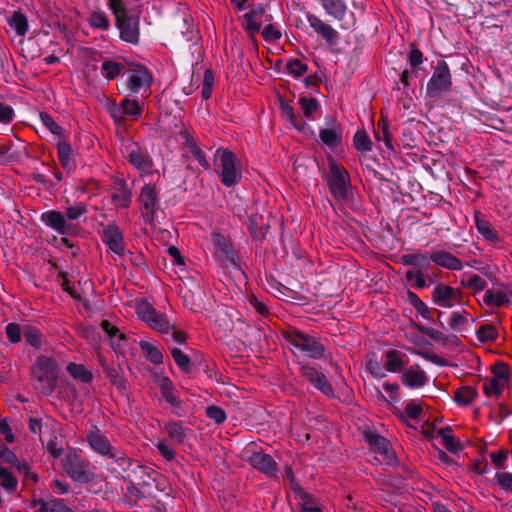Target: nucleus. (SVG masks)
Instances as JSON below:
<instances>
[{
	"instance_id": "40",
	"label": "nucleus",
	"mask_w": 512,
	"mask_h": 512,
	"mask_svg": "<svg viewBox=\"0 0 512 512\" xmlns=\"http://www.w3.org/2000/svg\"><path fill=\"white\" fill-rule=\"evenodd\" d=\"M67 372L75 380L83 383H90L93 380V374L82 364L69 363L66 368Z\"/></svg>"
},
{
	"instance_id": "62",
	"label": "nucleus",
	"mask_w": 512,
	"mask_h": 512,
	"mask_svg": "<svg viewBox=\"0 0 512 512\" xmlns=\"http://www.w3.org/2000/svg\"><path fill=\"white\" fill-rule=\"evenodd\" d=\"M86 213L87 205L83 202H79L74 206L67 207L64 215L65 217H67L68 220H77Z\"/></svg>"
},
{
	"instance_id": "22",
	"label": "nucleus",
	"mask_w": 512,
	"mask_h": 512,
	"mask_svg": "<svg viewBox=\"0 0 512 512\" xmlns=\"http://www.w3.org/2000/svg\"><path fill=\"white\" fill-rule=\"evenodd\" d=\"M248 230L255 241H263L270 229L269 220L262 214L252 213L247 216Z\"/></svg>"
},
{
	"instance_id": "60",
	"label": "nucleus",
	"mask_w": 512,
	"mask_h": 512,
	"mask_svg": "<svg viewBox=\"0 0 512 512\" xmlns=\"http://www.w3.org/2000/svg\"><path fill=\"white\" fill-rule=\"evenodd\" d=\"M5 334L11 343L17 344L22 340L23 329L18 323L12 322L7 324Z\"/></svg>"
},
{
	"instance_id": "32",
	"label": "nucleus",
	"mask_w": 512,
	"mask_h": 512,
	"mask_svg": "<svg viewBox=\"0 0 512 512\" xmlns=\"http://www.w3.org/2000/svg\"><path fill=\"white\" fill-rule=\"evenodd\" d=\"M104 372L110 379V382L120 391L125 392L127 390V380L123 375V372L118 366H109L104 361H101Z\"/></svg>"
},
{
	"instance_id": "23",
	"label": "nucleus",
	"mask_w": 512,
	"mask_h": 512,
	"mask_svg": "<svg viewBox=\"0 0 512 512\" xmlns=\"http://www.w3.org/2000/svg\"><path fill=\"white\" fill-rule=\"evenodd\" d=\"M365 440L376 452L385 456L388 464L395 462L396 455L391 448L390 442L385 437L369 432L365 435Z\"/></svg>"
},
{
	"instance_id": "26",
	"label": "nucleus",
	"mask_w": 512,
	"mask_h": 512,
	"mask_svg": "<svg viewBox=\"0 0 512 512\" xmlns=\"http://www.w3.org/2000/svg\"><path fill=\"white\" fill-rule=\"evenodd\" d=\"M55 146L57 148L59 162L63 169L66 170L67 173L74 171L76 168V159L74 151L67 139H59Z\"/></svg>"
},
{
	"instance_id": "6",
	"label": "nucleus",
	"mask_w": 512,
	"mask_h": 512,
	"mask_svg": "<svg viewBox=\"0 0 512 512\" xmlns=\"http://www.w3.org/2000/svg\"><path fill=\"white\" fill-rule=\"evenodd\" d=\"M452 88V76L448 64L439 60L434 67L433 74L426 87V96L431 99H440Z\"/></svg>"
},
{
	"instance_id": "37",
	"label": "nucleus",
	"mask_w": 512,
	"mask_h": 512,
	"mask_svg": "<svg viewBox=\"0 0 512 512\" xmlns=\"http://www.w3.org/2000/svg\"><path fill=\"white\" fill-rule=\"evenodd\" d=\"M157 386L160 389L161 397L169 403L177 394L175 385L172 380L164 375H159L155 380Z\"/></svg>"
},
{
	"instance_id": "45",
	"label": "nucleus",
	"mask_w": 512,
	"mask_h": 512,
	"mask_svg": "<svg viewBox=\"0 0 512 512\" xmlns=\"http://www.w3.org/2000/svg\"><path fill=\"white\" fill-rule=\"evenodd\" d=\"M88 23L92 28L107 31L110 28V21L107 15L101 11H93L90 13Z\"/></svg>"
},
{
	"instance_id": "41",
	"label": "nucleus",
	"mask_w": 512,
	"mask_h": 512,
	"mask_svg": "<svg viewBox=\"0 0 512 512\" xmlns=\"http://www.w3.org/2000/svg\"><path fill=\"white\" fill-rule=\"evenodd\" d=\"M279 109L281 115L288 119V121L297 129L303 130L306 126L305 121H299L294 113V109L283 98H279Z\"/></svg>"
},
{
	"instance_id": "25",
	"label": "nucleus",
	"mask_w": 512,
	"mask_h": 512,
	"mask_svg": "<svg viewBox=\"0 0 512 512\" xmlns=\"http://www.w3.org/2000/svg\"><path fill=\"white\" fill-rule=\"evenodd\" d=\"M431 260L435 265L447 270L460 271L463 269L462 261L446 250L431 252Z\"/></svg>"
},
{
	"instance_id": "33",
	"label": "nucleus",
	"mask_w": 512,
	"mask_h": 512,
	"mask_svg": "<svg viewBox=\"0 0 512 512\" xmlns=\"http://www.w3.org/2000/svg\"><path fill=\"white\" fill-rule=\"evenodd\" d=\"M403 354L401 351L393 349L385 353V368L388 372L396 373L401 371L406 363L403 361Z\"/></svg>"
},
{
	"instance_id": "18",
	"label": "nucleus",
	"mask_w": 512,
	"mask_h": 512,
	"mask_svg": "<svg viewBox=\"0 0 512 512\" xmlns=\"http://www.w3.org/2000/svg\"><path fill=\"white\" fill-rule=\"evenodd\" d=\"M179 135L183 140V145L191 152L194 159L205 171H209L211 169V165L207 160L204 151L197 144L194 135L186 128L182 129L179 132Z\"/></svg>"
},
{
	"instance_id": "56",
	"label": "nucleus",
	"mask_w": 512,
	"mask_h": 512,
	"mask_svg": "<svg viewBox=\"0 0 512 512\" xmlns=\"http://www.w3.org/2000/svg\"><path fill=\"white\" fill-rule=\"evenodd\" d=\"M476 334L480 342L494 341L498 336L496 328L491 324L481 325Z\"/></svg>"
},
{
	"instance_id": "2",
	"label": "nucleus",
	"mask_w": 512,
	"mask_h": 512,
	"mask_svg": "<svg viewBox=\"0 0 512 512\" xmlns=\"http://www.w3.org/2000/svg\"><path fill=\"white\" fill-rule=\"evenodd\" d=\"M237 157L232 151L220 147L216 150L213 163L221 183L231 187L241 181L242 175L236 167Z\"/></svg>"
},
{
	"instance_id": "38",
	"label": "nucleus",
	"mask_w": 512,
	"mask_h": 512,
	"mask_svg": "<svg viewBox=\"0 0 512 512\" xmlns=\"http://www.w3.org/2000/svg\"><path fill=\"white\" fill-rule=\"evenodd\" d=\"M23 335L28 345L35 349L41 348L44 340L42 332L33 325H25L23 327Z\"/></svg>"
},
{
	"instance_id": "30",
	"label": "nucleus",
	"mask_w": 512,
	"mask_h": 512,
	"mask_svg": "<svg viewBox=\"0 0 512 512\" xmlns=\"http://www.w3.org/2000/svg\"><path fill=\"white\" fill-rule=\"evenodd\" d=\"M164 430L170 440L178 445L184 444L187 434L190 431V429L185 427L181 421L176 420L165 423Z\"/></svg>"
},
{
	"instance_id": "52",
	"label": "nucleus",
	"mask_w": 512,
	"mask_h": 512,
	"mask_svg": "<svg viewBox=\"0 0 512 512\" xmlns=\"http://www.w3.org/2000/svg\"><path fill=\"white\" fill-rule=\"evenodd\" d=\"M355 149L360 152H368L372 149V142L368 134L363 130H358L353 138Z\"/></svg>"
},
{
	"instance_id": "58",
	"label": "nucleus",
	"mask_w": 512,
	"mask_h": 512,
	"mask_svg": "<svg viewBox=\"0 0 512 512\" xmlns=\"http://www.w3.org/2000/svg\"><path fill=\"white\" fill-rule=\"evenodd\" d=\"M312 385L328 397H334V389L324 373H321Z\"/></svg>"
},
{
	"instance_id": "48",
	"label": "nucleus",
	"mask_w": 512,
	"mask_h": 512,
	"mask_svg": "<svg viewBox=\"0 0 512 512\" xmlns=\"http://www.w3.org/2000/svg\"><path fill=\"white\" fill-rule=\"evenodd\" d=\"M171 356L173 360L175 361L176 365L184 372V373H190L191 372V359L188 355H186L181 349L179 348H172L171 349Z\"/></svg>"
},
{
	"instance_id": "15",
	"label": "nucleus",
	"mask_w": 512,
	"mask_h": 512,
	"mask_svg": "<svg viewBox=\"0 0 512 512\" xmlns=\"http://www.w3.org/2000/svg\"><path fill=\"white\" fill-rule=\"evenodd\" d=\"M127 147V160L136 168L141 175L150 174L153 167V161L149 154L140 148L136 143H131Z\"/></svg>"
},
{
	"instance_id": "44",
	"label": "nucleus",
	"mask_w": 512,
	"mask_h": 512,
	"mask_svg": "<svg viewBox=\"0 0 512 512\" xmlns=\"http://www.w3.org/2000/svg\"><path fill=\"white\" fill-rule=\"evenodd\" d=\"M509 301V296L504 291L494 293L492 290H487L483 297V302L488 306L501 307L509 303Z\"/></svg>"
},
{
	"instance_id": "1",
	"label": "nucleus",
	"mask_w": 512,
	"mask_h": 512,
	"mask_svg": "<svg viewBox=\"0 0 512 512\" xmlns=\"http://www.w3.org/2000/svg\"><path fill=\"white\" fill-rule=\"evenodd\" d=\"M90 448L97 454L112 459L119 466H130L132 460L121 450L112 446L107 436L94 426L86 435Z\"/></svg>"
},
{
	"instance_id": "16",
	"label": "nucleus",
	"mask_w": 512,
	"mask_h": 512,
	"mask_svg": "<svg viewBox=\"0 0 512 512\" xmlns=\"http://www.w3.org/2000/svg\"><path fill=\"white\" fill-rule=\"evenodd\" d=\"M475 227L481 237L492 245L502 242V238L492 223L479 211L474 212Z\"/></svg>"
},
{
	"instance_id": "12",
	"label": "nucleus",
	"mask_w": 512,
	"mask_h": 512,
	"mask_svg": "<svg viewBox=\"0 0 512 512\" xmlns=\"http://www.w3.org/2000/svg\"><path fill=\"white\" fill-rule=\"evenodd\" d=\"M432 300L439 307L452 308L455 304H462V292L450 285L438 283L432 291Z\"/></svg>"
},
{
	"instance_id": "50",
	"label": "nucleus",
	"mask_w": 512,
	"mask_h": 512,
	"mask_svg": "<svg viewBox=\"0 0 512 512\" xmlns=\"http://www.w3.org/2000/svg\"><path fill=\"white\" fill-rule=\"evenodd\" d=\"M148 325L155 331L168 334L170 333L171 325L167 320L166 316L160 312H157Z\"/></svg>"
},
{
	"instance_id": "51",
	"label": "nucleus",
	"mask_w": 512,
	"mask_h": 512,
	"mask_svg": "<svg viewBox=\"0 0 512 512\" xmlns=\"http://www.w3.org/2000/svg\"><path fill=\"white\" fill-rule=\"evenodd\" d=\"M0 486L9 492L17 489V478L6 468L0 467Z\"/></svg>"
},
{
	"instance_id": "35",
	"label": "nucleus",
	"mask_w": 512,
	"mask_h": 512,
	"mask_svg": "<svg viewBox=\"0 0 512 512\" xmlns=\"http://www.w3.org/2000/svg\"><path fill=\"white\" fill-rule=\"evenodd\" d=\"M417 328L420 333L428 336L429 338H431L432 340H434L438 343H441L442 345H447L449 343H455L456 341L459 340L457 338V336H455V335H452L450 337V336L446 335L445 333H443L442 331L434 329V328L425 327L423 325H418Z\"/></svg>"
},
{
	"instance_id": "3",
	"label": "nucleus",
	"mask_w": 512,
	"mask_h": 512,
	"mask_svg": "<svg viewBox=\"0 0 512 512\" xmlns=\"http://www.w3.org/2000/svg\"><path fill=\"white\" fill-rule=\"evenodd\" d=\"M327 186L332 197L338 202H346L352 193L348 171L336 161L329 162V172L326 176Z\"/></svg>"
},
{
	"instance_id": "10",
	"label": "nucleus",
	"mask_w": 512,
	"mask_h": 512,
	"mask_svg": "<svg viewBox=\"0 0 512 512\" xmlns=\"http://www.w3.org/2000/svg\"><path fill=\"white\" fill-rule=\"evenodd\" d=\"M491 373V379L485 380L483 384V392L488 397H499L510 381V368L506 363L499 361L491 367Z\"/></svg>"
},
{
	"instance_id": "39",
	"label": "nucleus",
	"mask_w": 512,
	"mask_h": 512,
	"mask_svg": "<svg viewBox=\"0 0 512 512\" xmlns=\"http://www.w3.org/2000/svg\"><path fill=\"white\" fill-rule=\"evenodd\" d=\"M375 138L377 141H383L387 149L394 151L392 134L386 119L382 118L378 121L377 129L375 130Z\"/></svg>"
},
{
	"instance_id": "43",
	"label": "nucleus",
	"mask_w": 512,
	"mask_h": 512,
	"mask_svg": "<svg viewBox=\"0 0 512 512\" xmlns=\"http://www.w3.org/2000/svg\"><path fill=\"white\" fill-rule=\"evenodd\" d=\"M101 328L111 339H113L114 337L118 338L117 341L112 340V345L114 349H120L123 347L122 343H125L127 341V338L125 334L121 333L116 326L111 324L108 320H103L101 322Z\"/></svg>"
},
{
	"instance_id": "57",
	"label": "nucleus",
	"mask_w": 512,
	"mask_h": 512,
	"mask_svg": "<svg viewBox=\"0 0 512 512\" xmlns=\"http://www.w3.org/2000/svg\"><path fill=\"white\" fill-rule=\"evenodd\" d=\"M468 315L467 311L460 312H452L449 319V327L454 331H461L468 323V319L466 317Z\"/></svg>"
},
{
	"instance_id": "64",
	"label": "nucleus",
	"mask_w": 512,
	"mask_h": 512,
	"mask_svg": "<svg viewBox=\"0 0 512 512\" xmlns=\"http://www.w3.org/2000/svg\"><path fill=\"white\" fill-rule=\"evenodd\" d=\"M461 284L462 286L474 289L475 291H483L487 286V282L476 274L470 276L466 281L461 280Z\"/></svg>"
},
{
	"instance_id": "42",
	"label": "nucleus",
	"mask_w": 512,
	"mask_h": 512,
	"mask_svg": "<svg viewBox=\"0 0 512 512\" xmlns=\"http://www.w3.org/2000/svg\"><path fill=\"white\" fill-rule=\"evenodd\" d=\"M478 392L471 386H463L454 393V400L459 405L468 406L477 397Z\"/></svg>"
},
{
	"instance_id": "24",
	"label": "nucleus",
	"mask_w": 512,
	"mask_h": 512,
	"mask_svg": "<svg viewBox=\"0 0 512 512\" xmlns=\"http://www.w3.org/2000/svg\"><path fill=\"white\" fill-rule=\"evenodd\" d=\"M401 382L409 388H420L427 384L428 376L418 364H415L402 372Z\"/></svg>"
},
{
	"instance_id": "53",
	"label": "nucleus",
	"mask_w": 512,
	"mask_h": 512,
	"mask_svg": "<svg viewBox=\"0 0 512 512\" xmlns=\"http://www.w3.org/2000/svg\"><path fill=\"white\" fill-rule=\"evenodd\" d=\"M214 86V73L211 69H206L202 81L201 95L204 100H208L212 96Z\"/></svg>"
},
{
	"instance_id": "31",
	"label": "nucleus",
	"mask_w": 512,
	"mask_h": 512,
	"mask_svg": "<svg viewBox=\"0 0 512 512\" xmlns=\"http://www.w3.org/2000/svg\"><path fill=\"white\" fill-rule=\"evenodd\" d=\"M131 191L124 180H120L111 195L112 202L118 208H127L131 203Z\"/></svg>"
},
{
	"instance_id": "13",
	"label": "nucleus",
	"mask_w": 512,
	"mask_h": 512,
	"mask_svg": "<svg viewBox=\"0 0 512 512\" xmlns=\"http://www.w3.org/2000/svg\"><path fill=\"white\" fill-rule=\"evenodd\" d=\"M63 465L65 472L75 482L88 483L91 480L88 465L77 453L68 454Z\"/></svg>"
},
{
	"instance_id": "34",
	"label": "nucleus",
	"mask_w": 512,
	"mask_h": 512,
	"mask_svg": "<svg viewBox=\"0 0 512 512\" xmlns=\"http://www.w3.org/2000/svg\"><path fill=\"white\" fill-rule=\"evenodd\" d=\"M139 346L147 361L155 365H160L163 363V354L156 345L151 342L142 340L139 342Z\"/></svg>"
},
{
	"instance_id": "46",
	"label": "nucleus",
	"mask_w": 512,
	"mask_h": 512,
	"mask_svg": "<svg viewBox=\"0 0 512 512\" xmlns=\"http://www.w3.org/2000/svg\"><path fill=\"white\" fill-rule=\"evenodd\" d=\"M40 120L42 124L55 136L59 139H64V129L55 122L53 117L47 112H41L39 114Z\"/></svg>"
},
{
	"instance_id": "49",
	"label": "nucleus",
	"mask_w": 512,
	"mask_h": 512,
	"mask_svg": "<svg viewBox=\"0 0 512 512\" xmlns=\"http://www.w3.org/2000/svg\"><path fill=\"white\" fill-rule=\"evenodd\" d=\"M158 311L147 300L137 303L136 314L138 318L148 324Z\"/></svg>"
},
{
	"instance_id": "27",
	"label": "nucleus",
	"mask_w": 512,
	"mask_h": 512,
	"mask_svg": "<svg viewBox=\"0 0 512 512\" xmlns=\"http://www.w3.org/2000/svg\"><path fill=\"white\" fill-rule=\"evenodd\" d=\"M400 261L405 266H412L417 270H427L431 267V253L426 251L416 250L413 253L404 254L401 256Z\"/></svg>"
},
{
	"instance_id": "7",
	"label": "nucleus",
	"mask_w": 512,
	"mask_h": 512,
	"mask_svg": "<svg viewBox=\"0 0 512 512\" xmlns=\"http://www.w3.org/2000/svg\"><path fill=\"white\" fill-rule=\"evenodd\" d=\"M140 14L141 11L131 9L122 16H117L115 26L120 32V39L124 42L137 45L140 41Z\"/></svg>"
},
{
	"instance_id": "9",
	"label": "nucleus",
	"mask_w": 512,
	"mask_h": 512,
	"mask_svg": "<svg viewBox=\"0 0 512 512\" xmlns=\"http://www.w3.org/2000/svg\"><path fill=\"white\" fill-rule=\"evenodd\" d=\"M211 242L214 246V255L221 263L226 266L239 267L238 254L229 236L220 232H212Z\"/></svg>"
},
{
	"instance_id": "8",
	"label": "nucleus",
	"mask_w": 512,
	"mask_h": 512,
	"mask_svg": "<svg viewBox=\"0 0 512 512\" xmlns=\"http://www.w3.org/2000/svg\"><path fill=\"white\" fill-rule=\"evenodd\" d=\"M33 377L44 385L48 394L54 391L56 380L58 379L57 363L48 356H39L33 367Z\"/></svg>"
},
{
	"instance_id": "54",
	"label": "nucleus",
	"mask_w": 512,
	"mask_h": 512,
	"mask_svg": "<svg viewBox=\"0 0 512 512\" xmlns=\"http://www.w3.org/2000/svg\"><path fill=\"white\" fill-rule=\"evenodd\" d=\"M263 17H265L267 21L272 19V16L266 13V8L262 4L250 5V11L243 15L244 20L253 18L257 21H261Z\"/></svg>"
},
{
	"instance_id": "55",
	"label": "nucleus",
	"mask_w": 512,
	"mask_h": 512,
	"mask_svg": "<svg viewBox=\"0 0 512 512\" xmlns=\"http://www.w3.org/2000/svg\"><path fill=\"white\" fill-rule=\"evenodd\" d=\"M101 68L107 79H114L120 75L122 69H124V65L119 62L108 60L102 63Z\"/></svg>"
},
{
	"instance_id": "61",
	"label": "nucleus",
	"mask_w": 512,
	"mask_h": 512,
	"mask_svg": "<svg viewBox=\"0 0 512 512\" xmlns=\"http://www.w3.org/2000/svg\"><path fill=\"white\" fill-rule=\"evenodd\" d=\"M299 104L305 117L310 118L312 114L319 108V103L315 98L301 97Z\"/></svg>"
},
{
	"instance_id": "19",
	"label": "nucleus",
	"mask_w": 512,
	"mask_h": 512,
	"mask_svg": "<svg viewBox=\"0 0 512 512\" xmlns=\"http://www.w3.org/2000/svg\"><path fill=\"white\" fill-rule=\"evenodd\" d=\"M42 222L48 227L55 230L57 233L61 235H70L73 231V225L67 223L65 219V215L56 210H50L44 212L41 215Z\"/></svg>"
},
{
	"instance_id": "14",
	"label": "nucleus",
	"mask_w": 512,
	"mask_h": 512,
	"mask_svg": "<svg viewBox=\"0 0 512 512\" xmlns=\"http://www.w3.org/2000/svg\"><path fill=\"white\" fill-rule=\"evenodd\" d=\"M102 242L109 248L110 251L122 257L126 253L123 233L119 226L115 223H110L103 228L100 232Z\"/></svg>"
},
{
	"instance_id": "28",
	"label": "nucleus",
	"mask_w": 512,
	"mask_h": 512,
	"mask_svg": "<svg viewBox=\"0 0 512 512\" xmlns=\"http://www.w3.org/2000/svg\"><path fill=\"white\" fill-rule=\"evenodd\" d=\"M319 138L324 145L331 148L337 147L342 143V128L333 121L330 127L320 129Z\"/></svg>"
},
{
	"instance_id": "11",
	"label": "nucleus",
	"mask_w": 512,
	"mask_h": 512,
	"mask_svg": "<svg viewBox=\"0 0 512 512\" xmlns=\"http://www.w3.org/2000/svg\"><path fill=\"white\" fill-rule=\"evenodd\" d=\"M138 200L143 218L152 223L159 206V195L155 186L145 184L140 191Z\"/></svg>"
},
{
	"instance_id": "36",
	"label": "nucleus",
	"mask_w": 512,
	"mask_h": 512,
	"mask_svg": "<svg viewBox=\"0 0 512 512\" xmlns=\"http://www.w3.org/2000/svg\"><path fill=\"white\" fill-rule=\"evenodd\" d=\"M7 22L18 36H24L28 31L27 17L21 11H14Z\"/></svg>"
},
{
	"instance_id": "63",
	"label": "nucleus",
	"mask_w": 512,
	"mask_h": 512,
	"mask_svg": "<svg viewBox=\"0 0 512 512\" xmlns=\"http://www.w3.org/2000/svg\"><path fill=\"white\" fill-rule=\"evenodd\" d=\"M206 416L216 424H222L226 420V412L216 405H210L206 408Z\"/></svg>"
},
{
	"instance_id": "59",
	"label": "nucleus",
	"mask_w": 512,
	"mask_h": 512,
	"mask_svg": "<svg viewBox=\"0 0 512 512\" xmlns=\"http://www.w3.org/2000/svg\"><path fill=\"white\" fill-rule=\"evenodd\" d=\"M286 70L289 74L298 78L307 72L308 66L307 64L303 63L300 59L296 58L287 62Z\"/></svg>"
},
{
	"instance_id": "4",
	"label": "nucleus",
	"mask_w": 512,
	"mask_h": 512,
	"mask_svg": "<svg viewBox=\"0 0 512 512\" xmlns=\"http://www.w3.org/2000/svg\"><path fill=\"white\" fill-rule=\"evenodd\" d=\"M285 340L303 352L311 359L325 357L326 348L316 337L310 336L298 329H290L283 334Z\"/></svg>"
},
{
	"instance_id": "5",
	"label": "nucleus",
	"mask_w": 512,
	"mask_h": 512,
	"mask_svg": "<svg viewBox=\"0 0 512 512\" xmlns=\"http://www.w3.org/2000/svg\"><path fill=\"white\" fill-rule=\"evenodd\" d=\"M106 110L116 124H122L125 119L137 121L143 114V102L137 99L125 97L117 104L114 100L108 99L105 104Z\"/></svg>"
},
{
	"instance_id": "29",
	"label": "nucleus",
	"mask_w": 512,
	"mask_h": 512,
	"mask_svg": "<svg viewBox=\"0 0 512 512\" xmlns=\"http://www.w3.org/2000/svg\"><path fill=\"white\" fill-rule=\"evenodd\" d=\"M325 13L337 21H342L347 14V4L344 0H319Z\"/></svg>"
},
{
	"instance_id": "20",
	"label": "nucleus",
	"mask_w": 512,
	"mask_h": 512,
	"mask_svg": "<svg viewBox=\"0 0 512 512\" xmlns=\"http://www.w3.org/2000/svg\"><path fill=\"white\" fill-rule=\"evenodd\" d=\"M250 465L265 474L267 477H274L277 474L278 466L273 457L264 452H253L249 457Z\"/></svg>"
},
{
	"instance_id": "47",
	"label": "nucleus",
	"mask_w": 512,
	"mask_h": 512,
	"mask_svg": "<svg viewBox=\"0 0 512 512\" xmlns=\"http://www.w3.org/2000/svg\"><path fill=\"white\" fill-rule=\"evenodd\" d=\"M407 300L411 306L425 319H431V313L428 306L419 298V296L412 292H407Z\"/></svg>"
},
{
	"instance_id": "17",
	"label": "nucleus",
	"mask_w": 512,
	"mask_h": 512,
	"mask_svg": "<svg viewBox=\"0 0 512 512\" xmlns=\"http://www.w3.org/2000/svg\"><path fill=\"white\" fill-rule=\"evenodd\" d=\"M127 74V87L133 93H138L142 88L148 90L153 82L152 74L143 66L137 69L127 70Z\"/></svg>"
},
{
	"instance_id": "21",
	"label": "nucleus",
	"mask_w": 512,
	"mask_h": 512,
	"mask_svg": "<svg viewBox=\"0 0 512 512\" xmlns=\"http://www.w3.org/2000/svg\"><path fill=\"white\" fill-rule=\"evenodd\" d=\"M310 27L320 35L327 43L335 44L339 39L338 32L329 24L312 13L306 15Z\"/></svg>"
}]
</instances>
